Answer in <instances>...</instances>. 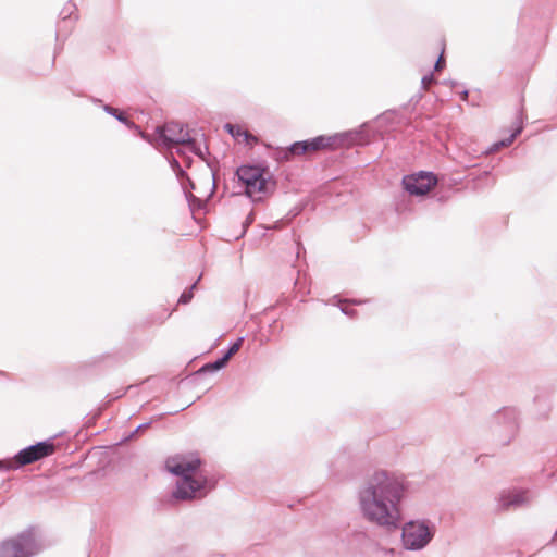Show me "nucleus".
Returning <instances> with one entry per match:
<instances>
[{
  "mask_svg": "<svg viewBox=\"0 0 557 557\" xmlns=\"http://www.w3.org/2000/svg\"><path fill=\"white\" fill-rule=\"evenodd\" d=\"M409 483L396 472L375 470L358 490L359 512L364 521L386 531L400 528L401 547L410 552L424 549L434 539L436 527L429 519H410L404 523L403 505Z\"/></svg>",
  "mask_w": 557,
  "mask_h": 557,
  "instance_id": "obj_1",
  "label": "nucleus"
},
{
  "mask_svg": "<svg viewBox=\"0 0 557 557\" xmlns=\"http://www.w3.org/2000/svg\"><path fill=\"white\" fill-rule=\"evenodd\" d=\"M169 472L176 475V487L173 497L189 500L202 497L211 488L207 475L200 467V459L194 455H176L165 462Z\"/></svg>",
  "mask_w": 557,
  "mask_h": 557,
  "instance_id": "obj_2",
  "label": "nucleus"
},
{
  "mask_svg": "<svg viewBox=\"0 0 557 557\" xmlns=\"http://www.w3.org/2000/svg\"><path fill=\"white\" fill-rule=\"evenodd\" d=\"M149 140L158 148L176 147L180 153L190 151L201 159H203L205 156V151L200 145L189 137L188 132L184 129L183 125L176 122H171L163 127H159L153 138Z\"/></svg>",
  "mask_w": 557,
  "mask_h": 557,
  "instance_id": "obj_3",
  "label": "nucleus"
},
{
  "mask_svg": "<svg viewBox=\"0 0 557 557\" xmlns=\"http://www.w3.org/2000/svg\"><path fill=\"white\" fill-rule=\"evenodd\" d=\"M237 176L246 195L252 200L263 199L274 188L271 173L260 166H242L237 170Z\"/></svg>",
  "mask_w": 557,
  "mask_h": 557,
  "instance_id": "obj_4",
  "label": "nucleus"
},
{
  "mask_svg": "<svg viewBox=\"0 0 557 557\" xmlns=\"http://www.w3.org/2000/svg\"><path fill=\"white\" fill-rule=\"evenodd\" d=\"M39 550L35 534L23 532L0 545V557H30Z\"/></svg>",
  "mask_w": 557,
  "mask_h": 557,
  "instance_id": "obj_5",
  "label": "nucleus"
},
{
  "mask_svg": "<svg viewBox=\"0 0 557 557\" xmlns=\"http://www.w3.org/2000/svg\"><path fill=\"white\" fill-rule=\"evenodd\" d=\"M53 451V445L48 443H38L21 450L12 460L0 461V469L11 470L21 466L32 463L42 457L49 456Z\"/></svg>",
  "mask_w": 557,
  "mask_h": 557,
  "instance_id": "obj_6",
  "label": "nucleus"
},
{
  "mask_svg": "<svg viewBox=\"0 0 557 557\" xmlns=\"http://www.w3.org/2000/svg\"><path fill=\"white\" fill-rule=\"evenodd\" d=\"M436 183V177L428 172L408 175L403 180L405 189L412 196H423L428 194Z\"/></svg>",
  "mask_w": 557,
  "mask_h": 557,
  "instance_id": "obj_7",
  "label": "nucleus"
},
{
  "mask_svg": "<svg viewBox=\"0 0 557 557\" xmlns=\"http://www.w3.org/2000/svg\"><path fill=\"white\" fill-rule=\"evenodd\" d=\"M531 499L532 494L529 490L511 488L500 492L497 497V503L502 509H509L511 507L516 508L527 505Z\"/></svg>",
  "mask_w": 557,
  "mask_h": 557,
  "instance_id": "obj_8",
  "label": "nucleus"
},
{
  "mask_svg": "<svg viewBox=\"0 0 557 557\" xmlns=\"http://www.w3.org/2000/svg\"><path fill=\"white\" fill-rule=\"evenodd\" d=\"M333 140L334 139L332 137L319 136L311 140L298 141L289 148V153L301 156L309 152H314L320 149L331 147L333 145Z\"/></svg>",
  "mask_w": 557,
  "mask_h": 557,
  "instance_id": "obj_9",
  "label": "nucleus"
},
{
  "mask_svg": "<svg viewBox=\"0 0 557 557\" xmlns=\"http://www.w3.org/2000/svg\"><path fill=\"white\" fill-rule=\"evenodd\" d=\"M225 129L238 141L243 140L247 144L256 141V138L247 133V131L243 129L238 125L226 124Z\"/></svg>",
  "mask_w": 557,
  "mask_h": 557,
  "instance_id": "obj_10",
  "label": "nucleus"
},
{
  "mask_svg": "<svg viewBox=\"0 0 557 557\" xmlns=\"http://www.w3.org/2000/svg\"><path fill=\"white\" fill-rule=\"evenodd\" d=\"M521 131H522V126H521V125H519V126L516 128V131L511 134V136H510L509 138L504 139V140H502V141H499V143L494 144V145H493V147L491 148V151H497V150H498V149H500L502 147H507V146H509V145L513 141V139H515V138H516V137L521 133Z\"/></svg>",
  "mask_w": 557,
  "mask_h": 557,
  "instance_id": "obj_11",
  "label": "nucleus"
},
{
  "mask_svg": "<svg viewBox=\"0 0 557 557\" xmlns=\"http://www.w3.org/2000/svg\"><path fill=\"white\" fill-rule=\"evenodd\" d=\"M230 359L231 358L227 355H225L223 358L216 360L215 362L206 364L201 370L202 371H218V370L224 368Z\"/></svg>",
  "mask_w": 557,
  "mask_h": 557,
  "instance_id": "obj_12",
  "label": "nucleus"
},
{
  "mask_svg": "<svg viewBox=\"0 0 557 557\" xmlns=\"http://www.w3.org/2000/svg\"><path fill=\"white\" fill-rule=\"evenodd\" d=\"M230 359L231 358L227 355H225L223 358L216 360L215 362L206 364L201 370L202 371H218V370L224 368Z\"/></svg>",
  "mask_w": 557,
  "mask_h": 557,
  "instance_id": "obj_13",
  "label": "nucleus"
},
{
  "mask_svg": "<svg viewBox=\"0 0 557 557\" xmlns=\"http://www.w3.org/2000/svg\"><path fill=\"white\" fill-rule=\"evenodd\" d=\"M74 11H76V5L70 1L67 3V5H65L62 9L60 14L62 15L63 20H66V18H71L72 17V14H73Z\"/></svg>",
  "mask_w": 557,
  "mask_h": 557,
  "instance_id": "obj_14",
  "label": "nucleus"
},
{
  "mask_svg": "<svg viewBox=\"0 0 557 557\" xmlns=\"http://www.w3.org/2000/svg\"><path fill=\"white\" fill-rule=\"evenodd\" d=\"M244 342V338L240 337L238 338L228 349V351L225 354L227 355L230 358L235 355L242 347V344Z\"/></svg>",
  "mask_w": 557,
  "mask_h": 557,
  "instance_id": "obj_15",
  "label": "nucleus"
},
{
  "mask_svg": "<svg viewBox=\"0 0 557 557\" xmlns=\"http://www.w3.org/2000/svg\"><path fill=\"white\" fill-rule=\"evenodd\" d=\"M107 112H109L110 114L114 115L117 120L124 122V123H127L126 122V119L123 116L122 113H119L116 109H113L111 107H106L104 108Z\"/></svg>",
  "mask_w": 557,
  "mask_h": 557,
  "instance_id": "obj_16",
  "label": "nucleus"
},
{
  "mask_svg": "<svg viewBox=\"0 0 557 557\" xmlns=\"http://www.w3.org/2000/svg\"><path fill=\"white\" fill-rule=\"evenodd\" d=\"M445 65V60H444V49H442V53L435 64V71H441Z\"/></svg>",
  "mask_w": 557,
  "mask_h": 557,
  "instance_id": "obj_17",
  "label": "nucleus"
},
{
  "mask_svg": "<svg viewBox=\"0 0 557 557\" xmlns=\"http://www.w3.org/2000/svg\"><path fill=\"white\" fill-rule=\"evenodd\" d=\"M193 298L191 292H184L180 297V302L187 304Z\"/></svg>",
  "mask_w": 557,
  "mask_h": 557,
  "instance_id": "obj_18",
  "label": "nucleus"
},
{
  "mask_svg": "<svg viewBox=\"0 0 557 557\" xmlns=\"http://www.w3.org/2000/svg\"><path fill=\"white\" fill-rule=\"evenodd\" d=\"M433 82V76L432 75H426L422 78V85L424 88H428Z\"/></svg>",
  "mask_w": 557,
  "mask_h": 557,
  "instance_id": "obj_19",
  "label": "nucleus"
},
{
  "mask_svg": "<svg viewBox=\"0 0 557 557\" xmlns=\"http://www.w3.org/2000/svg\"><path fill=\"white\" fill-rule=\"evenodd\" d=\"M467 96H468V92H467V91H465V92H463V98L466 99V98H467Z\"/></svg>",
  "mask_w": 557,
  "mask_h": 557,
  "instance_id": "obj_20",
  "label": "nucleus"
}]
</instances>
